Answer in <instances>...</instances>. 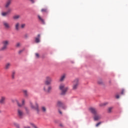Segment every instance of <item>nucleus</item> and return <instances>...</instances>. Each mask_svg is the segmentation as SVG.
<instances>
[{"label":"nucleus","mask_w":128,"mask_h":128,"mask_svg":"<svg viewBox=\"0 0 128 128\" xmlns=\"http://www.w3.org/2000/svg\"><path fill=\"white\" fill-rule=\"evenodd\" d=\"M59 88L61 90V94L64 96L66 94L68 90V87L66 86L64 84H60L59 86Z\"/></svg>","instance_id":"f257e3e1"},{"label":"nucleus","mask_w":128,"mask_h":128,"mask_svg":"<svg viewBox=\"0 0 128 128\" xmlns=\"http://www.w3.org/2000/svg\"><path fill=\"white\" fill-rule=\"evenodd\" d=\"M2 46L0 48V50H6L8 48V46L10 44V41L8 40H4L2 42Z\"/></svg>","instance_id":"f03ea898"},{"label":"nucleus","mask_w":128,"mask_h":128,"mask_svg":"<svg viewBox=\"0 0 128 128\" xmlns=\"http://www.w3.org/2000/svg\"><path fill=\"white\" fill-rule=\"evenodd\" d=\"M78 79H75L72 82V88L73 90H78Z\"/></svg>","instance_id":"7ed1b4c3"},{"label":"nucleus","mask_w":128,"mask_h":128,"mask_svg":"<svg viewBox=\"0 0 128 128\" xmlns=\"http://www.w3.org/2000/svg\"><path fill=\"white\" fill-rule=\"evenodd\" d=\"M30 106L32 110H36L37 112H40V109L38 108V103H36L34 104H32V102H30Z\"/></svg>","instance_id":"20e7f679"},{"label":"nucleus","mask_w":128,"mask_h":128,"mask_svg":"<svg viewBox=\"0 0 128 128\" xmlns=\"http://www.w3.org/2000/svg\"><path fill=\"white\" fill-rule=\"evenodd\" d=\"M24 115V111L22 110V109L18 108L17 110V116H18V118H22V117Z\"/></svg>","instance_id":"39448f33"},{"label":"nucleus","mask_w":128,"mask_h":128,"mask_svg":"<svg viewBox=\"0 0 128 128\" xmlns=\"http://www.w3.org/2000/svg\"><path fill=\"white\" fill-rule=\"evenodd\" d=\"M52 79L50 76H46V80L44 82L46 86H48L49 84H52Z\"/></svg>","instance_id":"423d86ee"},{"label":"nucleus","mask_w":128,"mask_h":128,"mask_svg":"<svg viewBox=\"0 0 128 128\" xmlns=\"http://www.w3.org/2000/svg\"><path fill=\"white\" fill-rule=\"evenodd\" d=\"M102 118V114H98V112L96 114H94V120H98Z\"/></svg>","instance_id":"0eeeda50"},{"label":"nucleus","mask_w":128,"mask_h":128,"mask_svg":"<svg viewBox=\"0 0 128 128\" xmlns=\"http://www.w3.org/2000/svg\"><path fill=\"white\" fill-rule=\"evenodd\" d=\"M44 90L45 92L49 94V92H50V90H52V86H45L44 87Z\"/></svg>","instance_id":"6e6552de"},{"label":"nucleus","mask_w":128,"mask_h":128,"mask_svg":"<svg viewBox=\"0 0 128 128\" xmlns=\"http://www.w3.org/2000/svg\"><path fill=\"white\" fill-rule=\"evenodd\" d=\"M6 96H2L0 98V104H6Z\"/></svg>","instance_id":"1a4fd4ad"},{"label":"nucleus","mask_w":128,"mask_h":128,"mask_svg":"<svg viewBox=\"0 0 128 128\" xmlns=\"http://www.w3.org/2000/svg\"><path fill=\"white\" fill-rule=\"evenodd\" d=\"M3 26L6 30H10V24L6 22H3Z\"/></svg>","instance_id":"9d476101"},{"label":"nucleus","mask_w":128,"mask_h":128,"mask_svg":"<svg viewBox=\"0 0 128 128\" xmlns=\"http://www.w3.org/2000/svg\"><path fill=\"white\" fill-rule=\"evenodd\" d=\"M89 111L94 116L98 112V110H96V109L94 108H89Z\"/></svg>","instance_id":"9b49d317"},{"label":"nucleus","mask_w":128,"mask_h":128,"mask_svg":"<svg viewBox=\"0 0 128 128\" xmlns=\"http://www.w3.org/2000/svg\"><path fill=\"white\" fill-rule=\"evenodd\" d=\"M14 28L18 32V30H20V22H16L14 25Z\"/></svg>","instance_id":"f8f14e48"},{"label":"nucleus","mask_w":128,"mask_h":128,"mask_svg":"<svg viewBox=\"0 0 128 128\" xmlns=\"http://www.w3.org/2000/svg\"><path fill=\"white\" fill-rule=\"evenodd\" d=\"M40 34H38L36 37L35 38V42L36 44H38L40 42Z\"/></svg>","instance_id":"ddd939ff"},{"label":"nucleus","mask_w":128,"mask_h":128,"mask_svg":"<svg viewBox=\"0 0 128 128\" xmlns=\"http://www.w3.org/2000/svg\"><path fill=\"white\" fill-rule=\"evenodd\" d=\"M10 4H12V0H8L5 4V8H8L10 6Z\"/></svg>","instance_id":"4468645a"},{"label":"nucleus","mask_w":128,"mask_h":128,"mask_svg":"<svg viewBox=\"0 0 128 128\" xmlns=\"http://www.w3.org/2000/svg\"><path fill=\"white\" fill-rule=\"evenodd\" d=\"M12 64L10 62H8L5 64L4 68L5 70H8L10 68Z\"/></svg>","instance_id":"2eb2a0df"},{"label":"nucleus","mask_w":128,"mask_h":128,"mask_svg":"<svg viewBox=\"0 0 128 128\" xmlns=\"http://www.w3.org/2000/svg\"><path fill=\"white\" fill-rule=\"evenodd\" d=\"M108 102H103V103H100L99 104V106H100L101 108H102V106H108Z\"/></svg>","instance_id":"dca6fc26"},{"label":"nucleus","mask_w":128,"mask_h":128,"mask_svg":"<svg viewBox=\"0 0 128 128\" xmlns=\"http://www.w3.org/2000/svg\"><path fill=\"white\" fill-rule=\"evenodd\" d=\"M112 110H114V107L108 108L107 110V112H108V114H112Z\"/></svg>","instance_id":"f3484780"},{"label":"nucleus","mask_w":128,"mask_h":128,"mask_svg":"<svg viewBox=\"0 0 128 128\" xmlns=\"http://www.w3.org/2000/svg\"><path fill=\"white\" fill-rule=\"evenodd\" d=\"M26 102V100H24V99H22V104H20V103H18V106H24V104Z\"/></svg>","instance_id":"a211bd4d"},{"label":"nucleus","mask_w":128,"mask_h":128,"mask_svg":"<svg viewBox=\"0 0 128 128\" xmlns=\"http://www.w3.org/2000/svg\"><path fill=\"white\" fill-rule=\"evenodd\" d=\"M22 92L25 96H28V90H22Z\"/></svg>","instance_id":"6ab92c4d"},{"label":"nucleus","mask_w":128,"mask_h":128,"mask_svg":"<svg viewBox=\"0 0 128 128\" xmlns=\"http://www.w3.org/2000/svg\"><path fill=\"white\" fill-rule=\"evenodd\" d=\"M64 78H66V74H64L61 76L60 78V82H64Z\"/></svg>","instance_id":"aec40b11"},{"label":"nucleus","mask_w":128,"mask_h":128,"mask_svg":"<svg viewBox=\"0 0 128 128\" xmlns=\"http://www.w3.org/2000/svg\"><path fill=\"white\" fill-rule=\"evenodd\" d=\"M57 106L58 108H60V106H62V102L60 101H58L57 102Z\"/></svg>","instance_id":"412c9836"},{"label":"nucleus","mask_w":128,"mask_h":128,"mask_svg":"<svg viewBox=\"0 0 128 128\" xmlns=\"http://www.w3.org/2000/svg\"><path fill=\"white\" fill-rule=\"evenodd\" d=\"M20 18V15H16L13 16V18L14 20H18Z\"/></svg>","instance_id":"4be33fe9"},{"label":"nucleus","mask_w":128,"mask_h":128,"mask_svg":"<svg viewBox=\"0 0 128 128\" xmlns=\"http://www.w3.org/2000/svg\"><path fill=\"white\" fill-rule=\"evenodd\" d=\"M38 18L40 20V22H42V24H44V20L42 19V17H40V16H38Z\"/></svg>","instance_id":"5701e85b"},{"label":"nucleus","mask_w":128,"mask_h":128,"mask_svg":"<svg viewBox=\"0 0 128 128\" xmlns=\"http://www.w3.org/2000/svg\"><path fill=\"white\" fill-rule=\"evenodd\" d=\"M24 52V48L20 50L18 52V54H22Z\"/></svg>","instance_id":"b1692460"},{"label":"nucleus","mask_w":128,"mask_h":128,"mask_svg":"<svg viewBox=\"0 0 128 128\" xmlns=\"http://www.w3.org/2000/svg\"><path fill=\"white\" fill-rule=\"evenodd\" d=\"M41 110L43 112H46V108L45 106H42Z\"/></svg>","instance_id":"393cba45"},{"label":"nucleus","mask_w":128,"mask_h":128,"mask_svg":"<svg viewBox=\"0 0 128 128\" xmlns=\"http://www.w3.org/2000/svg\"><path fill=\"white\" fill-rule=\"evenodd\" d=\"M15 76H16V72L14 71H13L12 72V80L14 79Z\"/></svg>","instance_id":"a878e982"},{"label":"nucleus","mask_w":128,"mask_h":128,"mask_svg":"<svg viewBox=\"0 0 128 128\" xmlns=\"http://www.w3.org/2000/svg\"><path fill=\"white\" fill-rule=\"evenodd\" d=\"M7 14H8V12H3L2 13V16H6Z\"/></svg>","instance_id":"bb28decb"},{"label":"nucleus","mask_w":128,"mask_h":128,"mask_svg":"<svg viewBox=\"0 0 128 128\" xmlns=\"http://www.w3.org/2000/svg\"><path fill=\"white\" fill-rule=\"evenodd\" d=\"M41 12H48V9L43 8L41 10Z\"/></svg>","instance_id":"cd10ccee"},{"label":"nucleus","mask_w":128,"mask_h":128,"mask_svg":"<svg viewBox=\"0 0 128 128\" xmlns=\"http://www.w3.org/2000/svg\"><path fill=\"white\" fill-rule=\"evenodd\" d=\"M26 28V24H22L20 25L21 28Z\"/></svg>","instance_id":"c85d7f7f"},{"label":"nucleus","mask_w":128,"mask_h":128,"mask_svg":"<svg viewBox=\"0 0 128 128\" xmlns=\"http://www.w3.org/2000/svg\"><path fill=\"white\" fill-rule=\"evenodd\" d=\"M35 56H36V58H40V54H38V53H36Z\"/></svg>","instance_id":"c756f323"},{"label":"nucleus","mask_w":128,"mask_h":128,"mask_svg":"<svg viewBox=\"0 0 128 128\" xmlns=\"http://www.w3.org/2000/svg\"><path fill=\"white\" fill-rule=\"evenodd\" d=\"M98 83L99 84H103L102 80H99L98 81Z\"/></svg>","instance_id":"7c9ffc66"},{"label":"nucleus","mask_w":128,"mask_h":128,"mask_svg":"<svg viewBox=\"0 0 128 128\" xmlns=\"http://www.w3.org/2000/svg\"><path fill=\"white\" fill-rule=\"evenodd\" d=\"M14 126H15L16 128H20V125L16 123L14 124Z\"/></svg>","instance_id":"2f4dec72"},{"label":"nucleus","mask_w":128,"mask_h":128,"mask_svg":"<svg viewBox=\"0 0 128 128\" xmlns=\"http://www.w3.org/2000/svg\"><path fill=\"white\" fill-rule=\"evenodd\" d=\"M20 43L18 42L16 44V48H20Z\"/></svg>","instance_id":"473e14b6"},{"label":"nucleus","mask_w":128,"mask_h":128,"mask_svg":"<svg viewBox=\"0 0 128 128\" xmlns=\"http://www.w3.org/2000/svg\"><path fill=\"white\" fill-rule=\"evenodd\" d=\"M12 102H18V100L16 99H12Z\"/></svg>","instance_id":"72a5a7b5"},{"label":"nucleus","mask_w":128,"mask_h":128,"mask_svg":"<svg viewBox=\"0 0 128 128\" xmlns=\"http://www.w3.org/2000/svg\"><path fill=\"white\" fill-rule=\"evenodd\" d=\"M102 124V122H98V123L96 124V127L98 128V126L100 124Z\"/></svg>","instance_id":"f704fd0d"},{"label":"nucleus","mask_w":128,"mask_h":128,"mask_svg":"<svg viewBox=\"0 0 128 128\" xmlns=\"http://www.w3.org/2000/svg\"><path fill=\"white\" fill-rule=\"evenodd\" d=\"M24 108H25L26 112H30V110H28V108L25 107Z\"/></svg>","instance_id":"c9c22d12"},{"label":"nucleus","mask_w":128,"mask_h":128,"mask_svg":"<svg viewBox=\"0 0 128 128\" xmlns=\"http://www.w3.org/2000/svg\"><path fill=\"white\" fill-rule=\"evenodd\" d=\"M12 12V10L11 9H9L6 12H8V14H10V12Z\"/></svg>","instance_id":"e433bc0d"},{"label":"nucleus","mask_w":128,"mask_h":128,"mask_svg":"<svg viewBox=\"0 0 128 128\" xmlns=\"http://www.w3.org/2000/svg\"><path fill=\"white\" fill-rule=\"evenodd\" d=\"M24 37L26 38H28V34H26L24 36Z\"/></svg>","instance_id":"4c0bfd02"},{"label":"nucleus","mask_w":128,"mask_h":128,"mask_svg":"<svg viewBox=\"0 0 128 128\" xmlns=\"http://www.w3.org/2000/svg\"><path fill=\"white\" fill-rule=\"evenodd\" d=\"M58 112H59V114H62V111H60V109H58Z\"/></svg>","instance_id":"58836bf2"},{"label":"nucleus","mask_w":128,"mask_h":128,"mask_svg":"<svg viewBox=\"0 0 128 128\" xmlns=\"http://www.w3.org/2000/svg\"><path fill=\"white\" fill-rule=\"evenodd\" d=\"M60 128H64V124H60Z\"/></svg>","instance_id":"ea45409f"},{"label":"nucleus","mask_w":128,"mask_h":128,"mask_svg":"<svg viewBox=\"0 0 128 128\" xmlns=\"http://www.w3.org/2000/svg\"><path fill=\"white\" fill-rule=\"evenodd\" d=\"M30 1V2H32V4H34V0H29Z\"/></svg>","instance_id":"a19ab883"},{"label":"nucleus","mask_w":128,"mask_h":128,"mask_svg":"<svg viewBox=\"0 0 128 128\" xmlns=\"http://www.w3.org/2000/svg\"><path fill=\"white\" fill-rule=\"evenodd\" d=\"M124 94V90H122L121 92V94Z\"/></svg>","instance_id":"79ce46f5"},{"label":"nucleus","mask_w":128,"mask_h":128,"mask_svg":"<svg viewBox=\"0 0 128 128\" xmlns=\"http://www.w3.org/2000/svg\"><path fill=\"white\" fill-rule=\"evenodd\" d=\"M116 98H120V95H116Z\"/></svg>","instance_id":"37998d69"},{"label":"nucleus","mask_w":128,"mask_h":128,"mask_svg":"<svg viewBox=\"0 0 128 128\" xmlns=\"http://www.w3.org/2000/svg\"><path fill=\"white\" fill-rule=\"evenodd\" d=\"M24 128H30V126H24Z\"/></svg>","instance_id":"c03bdc74"},{"label":"nucleus","mask_w":128,"mask_h":128,"mask_svg":"<svg viewBox=\"0 0 128 128\" xmlns=\"http://www.w3.org/2000/svg\"><path fill=\"white\" fill-rule=\"evenodd\" d=\"M62 108H66V106H64V107H62Z\"/></svg>","instance_id":"a18cd8bd"},{"label":"nucleus","mask_w":128,"mask_h":128,"mask_svg":"<svg viewBox=\"0 0 128 128\" xmlns=\"http://www.w3.org/2000/svg\"><path fill=\"white\" fill-rule=\"evenodd\" d=\"M0 112H1V111L0 110Z\"/></svg>","instance_id":"49530a36"}]
</instances>
